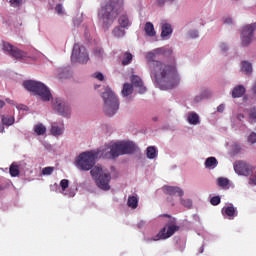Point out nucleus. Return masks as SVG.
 <instances>
[{
	"mask_svg": "<svg viewBox=\"0 0 256 256\" xmlns=\"http://www.w3.org/2000/svg\"><path fill=\"white\" fill-rule=\"evenodd\" d=\"M157 55H171V49L161 47L146 52V69L150 74V77L156 86L161 91H169V89H175L181 83V77L177 72V65L175 63L169 64L163 61L156 60Z\"/></svg>",
	"mask_w": 256,
	"mask_h": 256,
	"instance_id": "nucleus-1",
	"label": "nucleus"
},
{
	"mask_svg": "<svg viewBox=\"0 0 256 256\" xmlns=\"http://www.w3.org/2000/svg\"><path fill=\"white\" fill-rule=\"evenodd\" d=\"M123 4V0H107L106 3L101 6L98 12V19L102 29L108 31L113 23H115L117 17L120 27L129 29V27L133 25V16L123 11Z\"/></svg>",
	"mask_w": 256,
	"mask_h": 256,
	"instance_id": "nucleus-2",
	"label": "nucleus"
},
{
	"mask_svg": "<svg viewBox=\"0 0 256 256\" xmlns=\"http://www.w3.org/2000/svg\"><path fill=\"white\" fill-rule=\"evenodd\" d=\"M23 87L26 91H30V93H34V95H39L41 101L45 103L52 99V109L58 113V115H61V117H66V119L71 117V104L61 97L53 98L51 90H49V87L43 84V82L26 80L23 82Z\"/></svg>",
	"mask_w": 256,
	"mask_h": 256,
	"instance_id": "nucleus-3",
	"label": "nucleus"
},
{
	"mask_svg": "<svg viewBox=\"0 0 256 256\" xmlns=\"http://www.w3.org/2000/svg\"><path fill=\"white\" fill-rule=\"evenodd\" d=\"M137 151V144L133 141H121L116 143H110L106 146V150L102 152V155L106 159H117L121 155H133Z\"/></svg>",
	"mask_w": 256,
	"mask_h": 256,
	"instance_id": "nucleus-4",
	"label": "nucleus"
},
{
	"mask_svg": "<svg viewBox=\"0 0 256 256\" xmlns=\"http://www.w3.org/2000/svg\"><path fill=\"white\" fill-rule=\"evenodd\" d=\"M101 97L104 101L103 111L107 117H113L117 115L119 111V98L117 94L111 89V87H106L104 92L101 94Z\"/></svg>",
	"mask_w": 256,
	"mask_h": 256,
	"instance_id": "nucleus-5",
	"label": "nucleus"
},
{
	"mask_svg": "<svg viewBox=\"0 0 256 256\" xmlns=\"http://www.w3.org/2000/svg\"><path fill=\"white\" fill-rule=\"evenodd\" d=\"M98 189L109 191L111 189V173L104 170L101 166H95L90 171Z\"/></svg>",
	"mask_w": 256,
	"mask_h": 256,
	"instance_id": "nucleus-6",
	"label": "nucleus"
},
{
	"mask_svg": "<svg viewBox=\"0 0 256 256\" xmlns=\"http://www.w3.org/2000/svg\"><path fill=\"white\" fill-rule=\"evenodd\" d=\"M97 157H99V152H83L76 159V167H78L80 171H92L93 167H95Z\"/></svg>",
	"mask_w": 256,
	"mask_h": 256,
	"instance_id": "nucleus-7",
	"label": "nucleus"
},
{
	"mask_svg": "<svg viewBox=\"0 0 256 256\" xmlns=\"http://www.w3.org/2000/svg\"><path fill=\"white\" fill-rule=\"evenodd\" d=\"M180 227L175 224H168L164 226L158 234L153 237H144V241L146 243H151L153 241H165V239H169V237H173L177 231H179Z\"/></svg>",
	"mask_w": 256,
	"mask_h": 256,
	"instance_id": "nucleus-8",
	"label": "nucleus"
},
{
	"mask_svg": "<svg viewBox=\"0 0 256 256\" xmlns=\"http://www.w3.org/2000/svg\"><path fill=\"white\" fill-rule=\"evenodd\" d=\"M71 62L80 63L81 65L87 64L89 62V52H87V48L79 43L74 44L71 54Z\"/></svg>",
	"mask_w": 256,
	"mask_h": 256,
	"instance_id": "nucleus-9",
	"label": "nucleus"
},
{
	"mask_svg": "<svg viewBox=\"0 0 256 256\" xmlns=\"http://www.w3.org/2000/svg\"><path fill=\"white\" fill-rule=\"evenodd\" d=\"M256 22L246 24L240 29V39L242 47H249L253 43V37H255Z\"/></svg>",
	"mask_w": 256,
	"mask_h": 256,
	"instance_id": "nucleus-10",
	"label": "nucleus"
},
{
	"mask_svg": "<svg viewBox=\"0 0 256 256\" xmlns=\"http://www.w3.org/2000/svg\"><path fill=\"white\" fill-rule=\"evenodd\" d=\"M2 50L13 59H25L27 53L19 50V48L11 45L9 42H2Z\"/></svg>",
	"mask_w": 256,
	"mask_h": 256,
	"instance_id": "nucleus-11",
	"label": "nucleus"
},
{
	"mask_svg": "<svg viewBox=\"0 0 256 256\" xmlns=\"http://www.w3.org/2000/svg\"><path fill=\"white\" fill-rule=\"evenodd\" d=\"M234 171L237 175H243L244 177L253 175V167L245 161H238L234 163Z\"/></svg>",
	"mask_w": 256,
	"mask_h": 256,
	"instance_id": "nucleus-12",
	"label": "nucleus"
},
{
	"mask_svg": "<svg viewBox=\"0 0 256 256\" xmlns=\"http://www.w3.org/2000/svg\"><path fill=\"white\" fill-rule=\"evenodd\" d=\"M162 191L165 193V195H169L167 201H169L170 203L173 199V196L178 195V197H183L185 195L183 189L177 186H164L162 188Z\"/></svg>",
	"mask_w": 256,
	"mask_h": 256,
	"instance_id": "nucleus-13",
	"label": "nucleus"
},
{
	"mask_svg": "<svg viewBox=\"0 0 256 256\" xmlns=\"http://www.w3.org/2000/svg\"><path fill=\"white\" fill-rule=\"evenodd\" d=\"M121 96L126 103H131L133 101V86L129 83H124Z\"/></svg>",
	"mask_w": 256,
	"mask_h": 256,
	"instance_id": "nucleus-14",
	"label": "nucleus"
},
{
	"mask_svg": "<svg viewBox=\"0 0 256 256\" xmlns=\"http://www.w3.org/2000/svg\"><path fill=\"white\" fill-rule=\"evenodd\" d=\"M131 86L132 87H136V89H138V93H140V95H143V93L147 92V87H145V85H143V80L136 75L131 76Z\"/></svg>",
	"mask_w": 256,
	"mask_h": 256,
	"instance_id": "nucleus-15",
	"label": "nucleus"
},
{
	"mask_svg": "<svg viewBox=\"0 0 256 256\" xmlns=\"http://www.w3.org/2000/svg\"><path fill=\"white\" fill-rule=\"evenodd\" d=\"M222 215H223L224 219L233 220V219H235V217H237V208H235V206H233V204L224 206L222 208Z\"/></svg>",
	"mask_w": 256,
	"mask_h": 256,
	"instance_id": "nucleus-16",
	"label": "nucleus"
},
{
	"mask_svg": "<svg viewBox=\"0 0 256 256\" xmlns=\"http://www.w3.org/2000/svg\"><path fill=\"white\" fill-rule=\"evenodd\" d=\"M50 133L53 135V137H61V135L65 133V125H58L57 123H53L51 125Z\"/></svg>",
	"mask_w": 256,
	"mask_h": 256,
	"instance_id": "nucleus-17",
	"label": "nucleus"
},
{
	"mask_svg": "<svg viewBox=\"0 0 256 256\" xmlns=\"http://www.w3.org/2000/svg\"><path fill=\"white\" fill-rule=\"evenodd\" d=\"M56 73L59 77V79H69L71 75H73V72L71 71V67H60L56 70Z\"/></svg>",
	"mask_w": 256,
	"mask_h": 256,
	"instance_id": "nucleus-18",
	"label": "nucleus"
},
{
	"mask_svg": "<svg viewBox=\"0 0 256 256\" xmlns=\"http://www.w3.org/2000/svg\"><path fill=\"white\" fill-rule=\"evenodd\" d=\"M240 71L241 73H244V75L250 77V75L253 74V64H251L249 61H242Z\"/></svg>",
	"mask_w": 256,
	"mask_h": 256,
	"instance_id": "nucleus-19",
	"label": "nucleus"
},
{
	"mask_svg": "<svg viewBox=\"0 0 256 256\" xmlns=\"http://www.w3.org/2000/svg\"><path fill=\"white\" fill-rule=\"evenodd\" d=\"M173 34V28L171 27V24L164 23L161 27V37L162 39H167L168 37H171Z\"/></svg>",
	"mask_w": 256,
	"mask_h": 256,
	"instance_id": "nucleus-20",
	"label": "nucleus"
},
{
	"mask_svg": "<svg viewBox=\"0 0 256 256\" xmlns=\"http://www.w3.org/2000/svg\"><path fill=\"white\" fill-rule=\"evenodd\" d=\"M123 26H116L112 29V35L115 39H123L125 35H127V32L125 31Z\"/></svg>",
	"mask_w": 256,
	"mask_h": 256,
	"instance_id": "nucleus-21",
	"label": "nucleus"
},
{
	"mask_svg": "<svg viewBox=\"0 0 256 256\" xmlns=\"http://www.w3.org/2000/svg\"><path fill=\"white\" fill-rule=\"evenodd\" d=\"M187 121L189 125H199V123H201V118L197 112H189L187 114Z\"/></svg>",
	"mask_w": 256,
	"mask_h": 256,
	"instance_id": "nucleus-22",
	"label": "nucleus"
},
{
	"mask_svg": "<svg viewBox=\"0 0 256 256\" xmlns=\"http://www.w3.org/2000/svg\"><path fill=\"white\" fill-rule=\"evenodd\" d=\"M25 165H27L25 162H21L19 166L15 162H13L9 170L11 177H19V169H23Z\"/></svg>",
	"mask_w": 256,
	"mask_h": 256,
	"instance_id": "nucleus-23",
	"label": "nucleus"
},
{
	"mask_svg": "<svg viewBox=\"0 0 256 256\" xmlns=\"http://www.w3.org/2000/svg\"><path fill=\"white\" fill-rule=\"evenodd\" d=\"M246 89L243 85H238L233 88L232 90V97L233 99H239V97H243L245 95Z\"/></svg>",
	"mask_w": 256,
	"mask_h": 256,
	"instance_id": "nucleus-24",
	"label": "nucleus"
},
{
	"mask_svg": "<svg viewBox=\"0 0 256 256\" xmlns=\"http://www.w3.org/2000/svg\"><path fill=\"white\" fill-rule=\"evenodd\" d=\"M217 165H219V161L217 160V158L211 156V157H208L205 162H204V167L206 169H210V170H213L217 167Z\"/></svg>",
	"mask_w": 256,
	"mask_h": 256,
	"instance_id": "nucleus-25",
	"label": "nucleus"
},
{
	"mask_svg": "<svg viewBox=\"0 0 256 256\" xmlns=\"http://www.w3.org/2000/svg\"><path fill=\"white\" fill-rule=\"evenodd\" d=\"M159 155V150H157V147L155 146H149L146 149V157L147 159H157V156Z\"/></svg>",
	"mask_w": 256,
	"mask_h": 256,
	"instance_id": "nucleus-26",
	"label": "nucleus"
},
{
	"mask_svg": "<svg viewBox=\"0 0 256 256\" xmlns=\"http://www.w3.org/2000/svg\"><path fill=\"white\" fill-rule=\"evenodd\" d=\"M144 31L148 37H155L157 32H155V26L151 22H147L144 26Z\"/></svg>",
	"mask_w": 256,
	"mask_h": 256,
	"instance_id": "nucleus-27",
	"label": "nucleus"
},
{
	"mask_svg": "<svg viewBox=\"0 0 256 256\" xmlns=\"http://www.w3.org/2000/svg\"><path fill=\"white\" fill-rule=\"evenodd\" d=\"M127 205L131 209H137V207H139V199L137 198V196H129Z\"/></svg>",
	"mask_w": 256,
	"mask_h": 256,
	"instance_id": "nucleus-28",
	"label": "nucleus"
},
{
	"mask_svg": "<svg viewBox=\"0 0 256 256\" xmlns=\"http://www.w3.org/2000/svg\"><path fill=\"white\" fill-rule=\"evenodd\" d=\"M211 95V92L208 89H204L198 96L194 98L195 103H200L203 99H207Z\"/></svg>",
	"mask_w": 256,
	"mask_h": 256,
	"instance_id": "nucleus-29",
	"label": "nucleus"
},
{
	"mask_svg": "<svg viewBox=\"0 0 256 256\" xmlns=\"http://www.w3.org/2000/svg\"><path fill=\"white\" fill-rule=\"evenodd\" d=\"M34 132L36 133V135H45V133H47V127H45V125H43L42 123L36 124L34 126Z\"/></svg>",
	"mask_w": 256,
	"mask_h": 256,
	"instance_id": "nucleus-30",
	"label": "nucleus"
},
{
	"mask_svg": "<svg viewBox=\"0 0 256 256\" xmlns=\"http://www.w3.org/2000/svg\"><path fill=\"white\" fill-rule=\"evenodd\" d=\"M2 123L6 125V127H11L15 123V117L11 115L2 116Z\"/></svg>",
	"mask_w": 256,
	"mask_h": 256,
	"instance_id": "nucleus-31",
	"label": "nucleus"
},
{
	"mask_svg": "<svg viewBox=\"0 0 256 256\" xmlns=\"http://www.w3.org/2000/svg\"><path fill=\"white\" fill-rule=\"evenodd\" d=\"M180 204L183 207H186V209H191V207H193V200H191L189 198L185 199L182 196V197H180Z\"/></svg>",
	"mask_w": 256,
	"mask_h": 256,
	"instance_id": "nucleus-32",
	"label": "nucleus"
},
{
	"mask_svg": "<svg viewBox=\"0 0 256 256\" xmlns=\"http://www.w3.org/2000/svg\"><path fill=\"white\" fill-rule=\"evenodd\" d=\"M131 61H133V54L126 52L122 60V65H129Z\"/></svg>",
	"mask_w": 256,
	"mask_h": 256,
	"instance_id": "nucleus-33",
	"label": "nucleus"
},
{
	"mask_svg": "<svg viewBox=\"0 0 256 256\" xmlns=\"http://www.w3.org/2000/svg\"><path fill=\"white\" fill-rule=\"evenodd\" d=\"M187 37L189 39H199V30L197 29H192L187 32Z\"/></svg>",
	"mask_w": 256,
	"mask_h": 256,
	"instance_id": "nucleus-34",
	"label": "nucleus"
},
{
	"mask_svg": "<svg viewBox=\"0 0 256 256\" xmlns=\"http://www.w3.org/2000/svg\"><path fill=\"white\" fill-rule=\"evenodd\" d=\"M217 185L219 187H227L229 185V179L220 177L217 179Z\"/></svg>",
	"mask_w": 256,
	"mask_h": 256,
	"instance_id": "nucleus-35",
	"label": "nucleus"
},
{
	"mask_svg": "<svg viewBox=\"0 0 256 256\" xmlns=\"http://www.w3.org/2000/svg\"><path fill=\"white\" fill-rule=\"evenodd\" d=\"M55 171V167H45L42 169V175H53V172Z\"/></svg>",
	"mask_w": 256,
	"mask_h": 256,
	"instance_id": "nucleus-36",
	"label": "nucleus"
},
{
	"mask_svg": "<svg viewBox=\"0 0 256 256\" xmlns=\"http://www.w3.org/2000/svg\"><path fill=\"white\" fill-rule=\"evenodd\" d=\"M218 47H219L221 53H227V51H229V45L225 42H220L218 44Z\"/></svg>",
	"mask_w": 256,
	"mask_h": 256,
	"instance_id": "nucleus-37",
	"label": "nucleus"
},
{
	"mask_svg": "<svg viewBox=\"0 0 256 256\" xmlns=\"http://www.w3.org/2000/svg\"><path fill=\"white\" fill-rule=\"evenodd\" d=\"M247 141L250 145H255L256 143V133L255 132H251L249 134V136L247 137Z\"/></svg>",
	"mask_w": 256,
	"mask_h": 256,
	"instance_id": "nucleus-38",
	"label": "nucleus"
},
{
	"mask_svg": "<svg viewBox=\"0 0 256 256\" xmlns=\"http://www.w3.org/2000/svg\"><path fill=\"white\" fill-rule=\"evenodd\" d=\"M60 187H61L62 191H65V189H67L69 187V180L62 179L60 181Z\"/></svg>",
	"mask_w": 256,
	"mask_h": 256,
	"instance_id": "nucleus-39",
	"label": "nucleus"
},
{
	"mask_svg": "<svg viewBox=\"0 0 256 256\" xmlns=\"http://www.w3.org/2000/svg\"><path fill=\"white\" fill-rule=\"evenodd\" d=\"M210 203H211V205H214V206L219 205V203H221V197H219V196L212 197L210 200Z\"/></svg>",
	"mask_w": 256,
	"mask_h": 256,
	"instance_id": "nucleus-40",
	"label": "nucleus"
},
{
	"mask_svg": "<svg viewBox=\"0 0 256 256\" xmlns=\"http://www.w3.org/2000/svg\"><path fill=\"white\" fill-rule=\"evenodd\" d=\"M224 25H235V21L232 17H224L223 18Z\"/></svg>",
	"mask_w": 256,
	"mask_h": 256,
	"instance_id": "nucleus-41",
	"label": "nucleus"
},
{
	"mask_svg": "<svg viewBox=\"0 0 256 256\" xmlns=\"http://www.w3.org/2000/svg\"><path fill=\"white\" fill-rule=\"evenodd\" d=\"M55 11L58 15H63V13H65V11L63 10L62 4H57L55 7Z\"/></svg>",
	"mask_w": 256,
	"mask_h": 256,
	"instance_id": "nucleus-42",
	"label": "nucleus"
},
{
	"mask_svg": "<svg viewBox=\"0 0 256 256\" xmlns=\"http://www.w3.org/2000/svg\"><path fill=\"white\" fill-rule=\"evenodd\" d=\"M23 0H10L11 7H21Z\"/></svg>",
	"mask_w": 256,
	"mask_h": 256,
	"instance_id": "nucleus-43",
	"label": "nucleus"
},
{
	"mask_svg": "<svg viewBox=\"0 0 256 256\" xmlns=\"http://www.w3.org/2000/svg\"><path fill=\"white\" fill-rule=\"evenodd\" d=\"M94 54L98 59H101L103 57V49L101 48H96L94 50Z\"/></svg>",
	"mask_w": 256,
	"mask_h": 256,
	"instance_id": "nucleus-44",
	"label": "nucleus"
},
{
	"mask_svg": "<svg viewBox=\"0 0 256 256\" xmlns=\"http://www.w3.org/2000/svg\"><path fill=\"white\" fill-rule=\"evenodd\" d=\"M243 151V148L239 144H234L233 145V152L237 155Z\"/></svg>",
	"mask_w": 256,
	"mask_h": 256,
	"instance_id": "nucleus-45",
	"label": "nucleus"
},
{
	"mask_svg": "<svg viewBox=\"0 0 256 256\" xmlns=\"http://www.w3.org/2000/svg\"><path fill=\"white\" fill-rule=\"evenodd\" d=\"M93 77L95 79H98V81H103L105 79V76L101 72H96L93 74Z\"/></svg>",
	"mask_w": 256,
	"mask_h": 256,
	"instance_id": "nucleus-46",
	"label": "nucleus"
},
{
	"mask_svg": "<svg viewBox=\"0 0 256 256\" xmlns=\"http://www.w3.org/2000/svg\"><path fill=\"white\" fill-rule=\"evenodd\" d=\"M249 115H250V119L256 120V108H252V109L250 110Z\"/></svg>",
	"mask_w": 256,
	"mask_h": 256,
	"instance_id": "nucleus-47",
	"label": "nucleus"
},
{
	"mask_svg": "<svg viewBox=\"0 0 256 256\" xmlns=\"http://www.w3.org/2000/svg\"><path fill=\"white\" fill-rule=\"evenodd\" d=\"M14 106L16 107V109H18V111H25V109H27V106L23 104H16Z\"/></svg>",
	"mask_w": 256,
	"mask_h": 256,
	"instance_id": "nucleus-48",
	"label": "nucleus"
},
{
	"mask_svg": "<svg viewBox=\"0 0 256 256\" xmlns=\"http://www.w3.org/2000/svg\"><path fill=\"white\" fill-rule=\"evenodd\" d=\"M82 22H83V20H81L79 18H74L73 19V23H74L75 27H79Z\"/></svg>",
	"mask_w": 256,
	"mask_h": 256,
	"instance_id": "nucleus-49",
	"label": "nucleus"
},
{
	"mask_svg": "<svg viewBox=\"0 0 256 256\" xmlns=\"http://www.w3.org/2000/svg\"><path fill=\"white\" fill-rule=\"evenodd\" d=\"M225 111V104H220L218 107H217V113H223Z\"/></svg>",
	"mask_w": 256,
	"mask_h": 256,
	"instance_id": "nucleus-50",
	"label": "nucleus"
},
{
	"mask_svg": "<svg viewBox=\"0 0 256 256\" xmlns=\"http://www.w3.org/2000/svg\"><path fill=\"white\" fill-rule=\"evenodd\" d=\"M249 184L250 185H256V171H255L254 177H251L249 179Z\"/></svg>",
	"mask_w": 256,
	"mask_h": 256,
	"instance_id": "nucleus-51",
	"label": "nucleus"
},
{
	"mask_svg": "<svg viewBox=\"0 0 256 256\" xmlns=\"http://www.w3.org/2000/svg\"><path fill=\"white\" fill-rule=\"evenodd\" d=\"M146 225V222L141 220L138 224H137V227L138 229H143Z\"/></svg>",
	"mask_w": 256,
	"mask_h": 256,
	"instance_id": "nucleus-52",
	"label": "nucleus"
},
{
	"mask_svg": "<svg viewBox=\"0 0 256 256\" xmlns=\"http://www.w3.org/2000/svg\"><path fill=\"white\" fill-rule=\"evenodd\" d=\"M252 93H253V97H255V99H256V82H254V84L252 86Z\"/></svg>",
	"mask_w": 256,
	"mask_h": 256,
	"instance_id": "nucleus-53",
	"label": "nucleus"
},
{
	"mask_svg": "<svg viewBox=\"0 0 256 256\" xmlns=\"http://www.w3.org/2000/svg\"><path fill=\"white\" fill-rule=\"evenodd\" d=\"M6 102L9 103L10 105H14V106L17 105V102H15L9 98L6 99Z\"/></svg>",
	"mask_w": 256,
	"mask_h": 256,
	"instance_id": "nucleus-54",
	"label": "nucleus"
},
{
	"mask_svg": "<svg viewBox=\"0 0 256 256\" xmlns=\"http://www.w3.org/2000/svg\"><path fill=\"white\" fill-rule=\"evenodd\" d=\"M237 119L238 121H243V119H245V116L243 114H238Z\"/></svg>",
	"mask_w": 256,
	"mask_h": 256,
	"instance_id": "nucleus-55",
	"label": "nucleus"
},
{
	"mask_svg": "<svg viewBox=\"0 0 256 256\" xmlns=\"http://www.w3.org/2000/svg\"><path fill=\"white\" fill-rule=\"evenodd\" d=\"M193 219H194V221H201V218L197 214L193 215Z\"/></svg>",
	"mask_w": 256,
	"mask_h": 256,
	"instance_id": "nucleus-56",
	"label": "nucleus"
},
{
	"mask_svg": "<svg viewBox=\"0 0 256 256\" xmlns=\"http://www.w3.org/2000/svg\"><path fill=\"white\" fill-rule=\"evenodd\" d=\"M5 107V101L0 100V109H3Z\"/></svg>",
	"mask_w": 256,
	"mask_h": 256,
	"instance_id": "nucleus-57",
	"label": "nucleus"
},
{
	"mask_svg": "<svg viewBox=\"0 0 256 256\" xmlns=\"http://www.w3.org/2000/svg\"><path fill=\"white\" fill-rule=\"evenodd\" d=\"M4 124L0 123V133H3L5 131V127H3Z\"/></svg>",
	"mask_w": 256,
	"mask_h": 256,
	"instance_id": "nucleus-58",
	"label": "nucleus"
},
{
	"mask_svg": "<svg viewBox=\"0 0 256 256\" xmlns=\"http://www.w3.org/2000/svg\"><path fill=\"white\" fill-rule=\"evenodd\" d=\"M203 251H205V246L204 245H202V247L200 248L199 253H203Z\"/></svg>",
	"mask_w": 256,
	"mask_h": 256,
	"instance_id": "nucleus-59",
	"label": "nucleus"
},
{
	"mask_svg": "<svg viewBox=\"0 0 256 256\" xmlns=\"http://www.w3.org/2000/svg\"><path fill=\"white\" fill-rule=\"evenodd\" d=\"M164 217H168V218H170L171 216H169V215H167V214H164Z\"/></svg>",
	"mask_w": 256,
	"mask_h": 256,
	"instance_id": "nucleus-60",
	"label": "nucleus"
},
{
	"mask_svg": "<svg viewBox=\"0 0 256 256\" xmlns=\"http://www.w3.org/2000/svg\"><path fill=\"white\" fill-rule=\"evenodd\" d=\"M153 121H157V118H153Z\"/></svg>",
	"mask_w": 256,
	"mask_h": 256,
	"instance_id": "nucleus-61",
	"label": "nucleus"
},
{
	"mask_svg": "<svg viewBox=\"0 0 256 256\" xmlns=\"http://www.w3.org/2000/svg\"><path fill=\"white\" fill-rule=\"evenodd\" d=\"M3 187H0V191H2Z\"/></svg>",
	"mask_w": 256,
	"mask_h": 256,
	"instance_id": "nucleus-62",
	"label": "nucleus"
},
{
	"mask_svg": "<svg viewBox=\"0 0 256 256\" xmlns=\"http://www.w3.org/2000/svg\"><path fill=\"white\" fill-rule=\"evenodd\" d=\"M168 1H171V2H173V1H175V0H168Z\"/></svg>",
	"mask_w": 256,
	"mask_h": 256,
	"instance_id": "nucleus-63",
	"label": "nucleus"
},
{
	"mask_svg": "<svg viewBox=\"0 0 256 256\" xmlns=\"http://www.w3.org/2000/svg\"><path fill=\"white\" fill-rule=\"evenodd\" d=\"M232 1H236V2H237V1H239V0H232Z\"/></svg>",
	"mask_w": 256,
	"mask_h": 256,
	"instance_id": "nucleus-64",
	"label": "nucleus"
}]
</instances>
